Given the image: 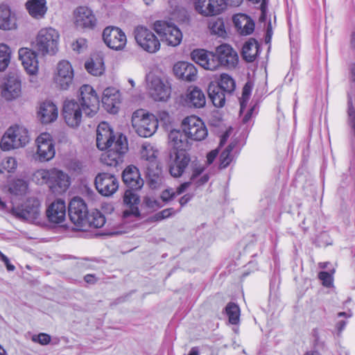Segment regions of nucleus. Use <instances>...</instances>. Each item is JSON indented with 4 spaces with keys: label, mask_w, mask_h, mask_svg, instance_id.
I'll use <instances>...</instances> for the list:
<instances>
[{
    "label": "nucleus",
    "mask_w": 355,
    "mask_h": 355,
    "mask_svg": "<svg viewBox=\"0 0 355 355\" xmlns=\"http://www.w3.org/2000/svg\"><path fill=\"white\" fill-rule=\"evenodd\" d=\"M60 33L53 28H42L32 40L31 44L42 56H53L59 51Z\"/></svg>",
    "instance_id": "nucleus-1"
},
{
    "label": "nucleus",
    "mask_w": 355,
    "mask_h": 355,
    "mask_svg": "<svg viewBox=\"0 0 355 355\" xmlns=\"http://www.w3.org/2000/svg\"><path fill=\"white\" fill-rule=\"evenodd\" d=\"M31 140L26 128L20 125L10 126L3 133L0 141V148L7 152L25 147Z\"/></svg>",
    "instance_id": "nucleus-2"
},
{
    "label": "nucleus",
    "mask_w": 355,
    "mask_h": 355,
    "mask_svg": "<svg viewBox=\"0 0 355 355\" xmlns=\"http://www.w3.org/2000/svg\"><path fill=\"white\" fill-rule=\"evenodd\" d=\"M131 123L135 132L141 137H151L157 129L156 116L144 109L137 110L132 113Z\"/></svg>",
    "instance_id": "nucleus-3"
},
{
    "label": "nucleus",
    "mask_w": 355,
    "mask_h": 355,
    "mask_svg": "<svg viewBox=\"0 0 355 355\" xmlns=\"http://www.w3.org/2000/svg\"><path fill=\"white\" fill-rule=\"evenodd\" d=\"M133 35L137 44L143 51L153 54L160 49L161 44L157 37L144 25L137 26Z\"/></svg>",
    "instance_id": "nucleus-4"
},
{
    "label": "nucleus",
    "mask_w": 355,
    "mask_h": 355,
    "mask_svg": "<svg viewBox=\"0 0 355 355\" xmlns=\"http://www.w3.org/2000/svg\"><path fill=\"white\" fill-rule=\"evenodd\" d=\"M36 150L35 159L40 162H49L55 155V143L51 134L44 132L40 134L35 141Z\"/></svg>",
    "instance_id": "nucleus-5"
},
{
    "label": "nucleus",
    "mask_w": 355,
    "mask_h": 355,
    "mask_svg": "<svg viewBox=\"0 0 355 355\" xmlns=\"http://www.w3.org/2000/svg\"><path fill=\"white\" fill-rule=\"evenodd\" d=\"M84 114L93 117L99 110L100 101L96 90L89 85H83L79 89V102Z\"/></svg>",
    "instance_id": "nucleus-6"
},
{
    "label": "nucleus",
    "mask_w": 355,
    "mask_h": 355,
    "mask_svg": "<svg viewBox=\"0 0 355 355\" xmlns=\"http://www.w3.org/2000/svg\"><path fill=\"white\" fill-rule=\"evenodd\" d=\"M96 145L99 150L103 152L101 155V162L110 166L111 125L107 122L103 121L98 124L96 129Z\"/></svg>",
    "instance_id": "nucleus-7"
},
{
    "label": "nucleus",
    "mask_w": 355,
    "mask_h": 355,
    "mask_svg": "<svg viewBox=\"0 0 355 355\" xmlns=\"http://www.w3.org/2000/svg\"><path fill=\"white\" fill-rule=\"evenodd\" d=\"M11 214L19 218L38 223L42 216L41 202L37 198H28L21 207L12 208Z\"/></svg>",
    "instance_id": "nucleus-8"
},
{
    "label": "nucleus",
    "mask_w": 355,
    "mask_h": 355,
    "mask_svg": "<svg viewBox=\"0 0 355 355\" xmlns=\"http://www.w3.org/2000/svg\"><path fill=\"white\" fill-rule=\"evenodd\" d=\"M182 129L185 136L195 141H202L208 135L205 123L199 117L194 115L187 116L183 119Z\"/></svg>",
    "instance_id": "nucleus-9"
},
{
    "label": "nucleus",
    "mask_w": 355,
    "mask_h": 355,
    "mask_svg": "<svg viewBox=\"0 0 355 355\" xmlns=\"http://www.w3.org/2000/svg\"><path fill=\"white\" fill-rule=\"evenodd\" d=\"M74 77L73 68L68 60L59 61L54 69L53 82L61 89L67 90L73 83Z\"/></svg>",
    "instance_id": "nucleus-10"
},
{
    "label": "nucleus",
    "mask_w": 355,
    "mask_h": 355,
    "mask_svg": "<svg viewBox=\"0 0 355 355\" xmlns=\"http://www.w3.org/2000/svg\"><path fill=\"white\" fill-rule=\"evenodd\" d=\"M148 89L149 95L156 101H166L171 96L170 83L159 76H148Z\"/></svg>",
    "instance_id": "nucleus-11"
},
{
    "label": "nucleus",
    "mask_w": 355,
    "mask_h": 355,
    "mask_svg": "<svg viewBox=\"0 0 355 355\" xmlns=\"http://www.w3.org/2000/svg\"><path fill=\"white\" fill-rule=\"evenodd\" d=\"M83 110L78 101L75 100L65 101L62 107V116L64 123L71 128H78L83 118Z\"/></svg>",
    "instance_id": "nucleus-12"
},
{
    "label": "nucleus",
    "mask_w": 355,
    "mask_h": 355,
    "mask_svg": "<svg viewBox=\"0 0 355 355\" xmlns=\"http://www.w3.org/2000/svg\"><path fill=\"white\" fill-rule=\"evenodd\" d=\"M154 30L162 40L172 46H178L182 40V33L174 24H154Z\"/></svg>",
    "instance_id": "nucleus-13"
},
{
    "label": "nucleus",
    "mask_w": 355,
    "mask_h": 355,
    "mask_svg": "<svg viewBox=\"0 0 355 355\" xmlns=\"http://www.w3.org/2000/svg\"><path fill=\"white\" fill-rule=\"evenodd\" d=\"M38 53L34 49L21 47L18 50L19 60L29 76H35L39 71Z\"/></svg>",
    "instance_id": "nucleus-14"
},
{
    "label": "nucleus",
    "mask_w": 355,
    "mask_h": 355,
    "mask_svg": "<svg viewBox=\"0 0 355 355\" xmlns=\"http://www.w3.org/2000/svg\"><path fill=\"white\" fill-rule=\"evenodd\" d=\"M87 214V208L83 200L79 197L73 198L69 203V215L70 220L78 229L85 224Z\"/></svg>",
    "instance_id": "nucleus-15"
},
{
    "label": "nucleus",
    "mask_w": 355,
    "mask_h": 355,
    "mask_svg": "<svg viewBox=\"0 0 355 355\" xmlns=\"http://www.w3.org/2000/svg\"><path fill=\"white\" fill-rule=\"evenodd\" d=\"M192 60L207 70L216 71L220 67L216 53L205 49H196L191 52Z\"/></svg>",
    "instance_id": "nucleus-16"
},
{
    "label": "nucleus",
    "mask_w": 355,
    "mask_h": 355,
    "mask_svg": "<svg viewBox=\"0 0 355 355\" xmlns=\"http://www.w3.org/2000/svg\"><path fill=\"white\" fill-rule=\"evenodd\" d=\"M216 53L220 61V67L234 69L239 64L237 52L227 44H223L216 49Z\"/></svg>",
    "instance_id": "nucleus-17"
},
{
    "label": "nucleus",
    "mask_w": 355,
    "mask_h": 355,
    "mask_svg": "<svg viewBox=\"0 0 355 355\" xmlns=\"http://www.w3.org/2000/svg\"><path fill=\"white\" fill-rule=\"evenodd\" d=\"M1 96L7 101L18 98L21 94V84L18 76L8 75L1 87Z\"/></svg>",
    "instance_id": "nucleus-18"
},
{
    "label": "nucleus",
    "mask_w": 355,
    "mask_h": 355,
    "mask_svg": "<svg viewBox=\"0 0 355 355\" xmlns=\"http://www.w3.org/2000/svg\"><path fill=\"white\" fill-rule=\"evenodd\" d=\"M71 184V178L69 175L57 168H53L49 189L53 193H64Z\"/></svg>",
    "instance_id": "nucleus-19"
},
{
    "label": "nucleus",
    "mask_w": 355,
    "mask_h": 355,
    "mask_svg": "<svg viewBox=\"0 0 355 355\" xmlns=\"http://www.w3.org/2000/svg\"><path fill=\"white\" fill-rule=\"evenodd\" d=\"M195 8L206 17L218 15L224 10L223 0H196Z\"/></svg>",
    "instance_id": "nucleus-20"
},
{
    "label": "nucleus",
    "mask_w": 355,
    "mask_h": 355,
    "mask_svg": "<svg viewBox=\"0 0 355 355\" xmlns=\"http://www.w3.org/2000/svg\"><path fill=\"white\" fill-rule=\"evenodd\" d=\"M141 154L142 159L146 162L145 166L148 175L153 176L158 175L160 170L157 160V150L150 144H146L142 146Z\"/></svg>",
    "instance_id": "nucleus-21"
},
{
    "label": "nucleus",
    "mask_w": 355,
    "mask_h": 355,
    "mask_svg": "<svg viewBox=\"0 0 355 355\" xmlns=\"http://www.w3.org/2000/svg\"><path fill=\"white\" fill-rule=\"evenodd\" d=\"M37 114V118L42 123L49 124L57 120L58 109L53 102L44 101L40 104Z\"/></svg>",
    "instance_id": "nucleus-22"
},
{
    "label": "nucleus",
    "mask_w": 355,
    "mask_h": 355,
    "mask_svg": "<svg viewBox=\"0 0 355 355\" xmlns=\"http://www.w3.org/2000/svg\"><path fill=\"white\" fill-rule=\"evenodd\" d=\"M46 216L48 220L53 223H62L66 218V204L62 199H56L47 207Z\"/></svg>",
    "instance_id": "nucleus-23"
},
{
    "label": "nucleus",
    "mask_w": 355,
    "mask_h": 355,
    "mask_svg": "<svg viewBox=\"0 0 355 355\" xmlns=\"http://www.w3.org/2000/svg\"><path fill=\"white\" fill-rule=\"evenodd\" d=\"M128 150V139L121 133H116L112 135V161L116 164L123 162L124 155Z\"/></svg>",
    "instance_id": "nucleus-24"
},
{
    "label": "nucleus",
    "mask_w": 355,
    "mask_h": 355,
    "mask_svg": "<svg viewBox=\"0 0 355 355\" xmlns=\"http://www.w3.org/2000/svg\"><path fill=\"white\" fill-rule=\"evenodd\" d=\"M189 162L190 157L185 150H177L170 164V173L175 178L181 176Z\"/></svg>",
    "instance_id": "nucleus-25"
},
{
    "label": "nucleus",
    "mask_w": 355,
    "mask_h": 355,
    "mask_svg": "<svg viewBox=\"0 0 355 355\" xmlns=\"http://www.w3.org/2000/svg\"><path fill=\"white\" fill-rule=\"evenodd\" d=\"M175 76L182 80L194 81L197 76V69L195 66L187 62H178L173 68Z\"/></svg>",
    "instance_id": "nucleus-26"
},
{
    "label": "nucleus",
    "mask_w": 355,
    "mask_h": 355,
    "mask_svg": "<svg viewBox=\"0 0 355 355\" xmlns=\"http://www.w3.org/2000/svg\"><path fill=\"white\" fill-rule=\"evenodd\" d=\"M122 178L124 183L131 189H139L144 185V180L140 176L139 169L133 165L125 168Z\"/></svg>",
    "instance_id": "nucleus-27"
},
{
    "label": "nucleus",
    "mask_w": 355,
    "mask_h": 355,
    "mask_svg": "<svg viewBox=\"0 0 355 355\" xmlns=\"http://www.w3.org/2000/svg\"><path fill=\"white\" fill-rule=\"evenodd\" d=\"M186 102L190 107L201 108L206 104V98L200 89L197 87H191L187 92Z\"/></svg>",
    "instance_id": "nucleus-28"
},
{
    "label": "nucleus",
    "mask_w": 355,
    "mask_h": 355,
    "mask_svg": "<svg viewBox=\"0 0 355 355\" xmlns=\"http://www.w3.org/2000/svg\"><path fill=\"white\" fill-rule=\"evenodd\" d=\"M259 52L258 42L254 38H250L246 41L241 49L242 57L248 62H253L258 56Z\"/></svg>",
    "instance_id": "nucleus-29"
},
{
    "label": "nucleus",
    "mask_w": 355,
    "mask_h": 355,
    "mask_svg": "<svg viewBox=\"0 0 355 355\" xmlns=\"http://www.w3.org/2000/svg\"><path fill=\"white\" fill-rule=\"evenodd\" d=\"M26 8L30 15L37 19L43 17L47 10L46 0H29Z\"/></svg>",
    "instance_id": "nucleus-30"
},
{
    "label": "nucleus",
    "mask_w": 355,
    "mask_h": 355,
    "mask_svg": "<svg viewBox=\"0 0 355 355\" xmlns=\"http://www.w3.org/2000/svg\"><path fill=\"white\" fill-rule=\"evenodd\" d=\"M95 187L98 192L103 196L111 195V174L99 173L95 178Z\"/></svg>",
    "instance_id": "nucleus-31"
},
{
    "label": "nucleus",
    "mask_w": 355,
    "mask_h": 355,
    "mask_svg": "<svg viewBox=\"0 0 355 355\" xmlns=\"http://www.w3.org/2000/svg\"><path fill=\"white\" fill-rule=\"evenodd\" d=\"M123 202L125 205L130 207V210H125L123 211V216L125 217L130 215L137 216L139 214V210L137 205L139 202V198L132 190H127L125 192Z\"/></svg>",
    "instance_id": "nucleus-32"
},
{
    "label": "nucleus",
    "mask_w": 355,
    "mask_h": 355,
    "mask_svg": "<svg viewBox=\"0 0 355 355\" xmlns=\"http://www.w3.org/2000/svg\"><path fill=\"white\" fill-rule=\"evenodd\" d=\"M208 95L215 107H222L224 106L225 103V92L217 84L211 83L209 85Z\"/></svg>",
    "instance_id": "nucleus-33"
},
{
    "label": "nucleus",
    "mask_w": 355,
    "mask_h": 355,
    "mask_svg": "<svg viewBox=\"0 0 355 355\" xmlns=\"http://www.w3.org/2000/svg\"><path fill=\"white\" fill-rule=\"evenodd\" d=\"M74 22H95L96 19L92 10L87 6H78L73 12Z\"/></svg>",
    "instance_id": "nucleus-34"
},
{
    "label": "nucleus",
    "mask_w": 355,
    "mask_h": 355,
    "mask_svg": "<svg viewBox=\"0 0 355 355\" xmlns=\"http://www.w3.org/2000/svg\"><path fill=\"white\" fill-rule=\"evenodd\" d=\"M52 172L53 168L49 169L38 168L32 173L31 180L37 185L42 186L46 184L49 187Z\"/></svg>",
    "instance_id": "nucleus-35"
},
{
    "label": "nucleus",
    "mask_w": 355,
    "mask_h": 355,
    "mask_svg": "<svg viewBox=\"0 0 355 355\" xmlns=\"http://www.w3.org/2000/svg\"><path fill=\"white\" fill-rule=\"evenodd\" d=\"M85 219V224L80 225L79 230H85L89 227L99 228L105 223V217L98 211H93L88 214Z\"/></svg>",
    "instance_id": "nucleus-36"
},
{
    "label": "nucleus",
    "mask_w": 355,
    "mask_h": 355,
    "mask_svg": "<svg viewBox=\"0 0 355 355\" xmlns=\"http://www.w3.org/2000/svg\"><path fill=\"white\" fill-rule=\"evenodd\" d=\"M171 145L177 150H185L188 146V141L180 130H171L168 135Z\"/></svg>",
    "instance_id": "nucleus-37"
},
{
    "label": "nucleus",
    "mask_w": 355,
    "mask_h": 355,
    "mask_svg": "<svg viewBox=\"0 0 355 355\" xmlns=\"http://www.w3.org/2000/svg\"><path fill=\"white\" fill-rule=\"evenodd\" d=\"M169 10V20L177 22H187L189 19L188 11L182 6L173 5L171 2Z\"/></svg>",
    "instance_id": "nucleus-38"
},
{
    "label": "nucleus",
    "mask_w": 355,
    "mask_h": 355,
    "mask_svg": "<svg viewBox=\"0 0 355 355\" xmlns=\"http://www.w3.org/2000/svg\"><path fill=\"white\" fill-rule=\"evenodd\" d=\"M8 191L15 196H24L28 191V182L21 178L15 179L9 184Z\"/></svg>",
    "instance_id": "nucleus-39"
},
{
    "label": "nucleus",
    "mask_w": 355,
    "mask_h": 355,
    "mask_svg": "<svg viewBox=\"0 0 355 355\" xmlns=\"http://www.w3.org/2000/svg\"><path fill=\"white\" fill-rule=\"evenodd\" d=\"M112 50L123 51L126 46L127 37L125 33L118 27L112 26Z\"/></svg>",
    "instance_id": "nucleus-40"
},
{
    "label": "nucleus",
    "mask_w": 355,
    "mask_h": 355,
    "mask_svg": "<svg viewBox=\"0 0 355 355\" xmlns=\"http://www.w3.org/2000/svg\"><path fill=\"white\" fill-rule=\"evenodd\" d=\"M85 69L93 76H100L104 71V64L101 58H96L95 60L92 58L86 62Z\"/></svg>",
    "instance_id": "nucleus-41"
},
{
    "label": "nucleus",
    "mask_w": 355,
    "mask_h": 355,
    "mask_svg": "<svg viewBox=\"0 0 355 355\" xmlns=\"http://www.w3.org/2000/svg\"><path fill=\"white\" fill-rule=\"evenodd\" d=\"M12 51L6 44H0V71H4L10 63Z\"/></svg>",
    "instance_id": "nucleus-42"
},
{
    "label": "nucleus",
    "mask_w": 355,
    "mask_h": 355,
    "mask_svg": "<svg viewBox=\"0 0 355 355\" xmlns=\"http://www.w3.org/2000/svg\"><path fill=\"white\" fill-rule=\"evenodd\" d=\"M17 168V161L15 157L7 156L0 162V174L13 173Z\"/></svg>",
    "instance_id": "nucleus-43"
},
{
    "label": "nucleus",
    "mask_w": 355,
    "mask_h": 355,
    "mask_svg": "<svg viewBox=\"0 0 355 355\" xmlns=\"http://www.w3.org/2000/svg\"><path fill=\"white\" fill-rule=\"evenodd\" d=\"M225 313L228 316L229 322L232 324H237L240 320V309L234 303L230 302L225 307Z\"/></svg>",
    "instance_id": "nucleus-44"
},
{
    "label": "nucleus",
    "mask_w": 355,
    "mask_h": 355,
    "mask_svg": "<svg viewBox=\"0 0 355 355\" xmlns=\"http://www.w3.org/2000/svg\"><path fill=\"white\" fill-rule=\"evenodd\" d=\"M190 182H184L179 187L177 188L176 191H173L172 189H166L162 192L161 198L163 201L167 202L173 199L175 196L180 195L184 192L189 187Z\"/></svg>",
    "instance_id": "nucleus-45"
},
{
    "label": "nucleus",
    "mask_w": 355,
    "mask_h": 355,
    "mask_svg": "<svg viewBox=\"0 0 355 355\" xmlns=\"http://www.w3.org/2000/svg\"><path fill=\"white\" fill-rule=\"evenodd\" d=\"M221 89L226 93H231L235 89V82L234 79L226 73L220 76V81L218 85Z\"/></svg>",
    "instance_id": "nucleus-46"
},
{
    "label": "nucleus",
    "mask_w": 355,
    "mask_h": 355,
    "mask_svg": "<svg viewBox=\"0 0 355 355\" xmlns=\"http://www.w3.org/2000/svg\"><path fill=\"white\" fill-rule=\"evenodd\" d=\"M13 19H15V14L10 6L6 3L0 4V22H10Z\"/></svg>",
    "instance_id": "nucleus-47"
},
{
    "label": "nucleus",
    "mask_w": 355,
    "mask_h": 355,
    "mask_svg": "<svg viewBox=\"0 0 355 355\" xmlns=\"http://www.w3.org/2000/svg\"><path fill=\"white\" fill-rule=\"evenodd\" d=\"M234 146L233 144H230L226 149L222 152L220 157V165L222 168L227 167L230 162L232 161V155H231V152L234 148Z\"/></svg>",
    "instance_id": "nucleus-48"
},
{
    "label": "nucleus",
    "mask_w": 355,
    "mask_h": 355,
    "mask_svg": "<svg viewBox=\"0 0 355 355\" xmlns=\"http://www.w3.org/2000/svg\"><path fill=\"white\" fill-rule=\"evenodd\" d=\"M236 33L241 36H247L254 31V24H234Z\"/></svg>",
    "instance_id": "nucleus-49"
},
{
    "label": "nucleus",
    "mask_w": 355,
    "mask_h": 355,
    "mask_svg": "<svg viewBox=\"0 0 355 355\" xmlns=\"http://www.w3.org/2000/svg\"><path fill=\"white\" fill-rule=\"evenodd\" d=\"M251 94V87L248 83H246L243 88L242 96L240 98L241 110L240 113L242 114L248 104Z\"/></svg>",
    "instance_id": "nucleus-50"
},
{
    "label": "nucleus",
    "mask_w": 355,
    "mask_h": 355,
    "mask_svg": "<svg viewBox=\"0 0 355 355\" xmlns=\"http://www.w3.org/2000/svg\"><path fill=\"white\" fill-rule=\"evenodd\" d=\"M121 102L122 98L119 90L112 87V114L118 113Z\"/></svg>",
    "instance_id": "nucleus-51"
},
{
    "label": "nucleus",
    "mask_w": 355,
    "mask_h": 355,
    "mask_svg": "<svg viewBox=\"0 0 355 355\" xmlns=\"http://www.w3.org/2000/svg\"><path fill=\"white\" fill-rule=\"evenodd\" d=\"M156 119H157V123L159 122L166 129L171 127L173 121L172 117L166 111H159Z\"/></svg>",
    "instance_id": "nucleus-52"
},
{
    "label": "nucleus",
    "mask_w": 355,
    "mask_h": 355,
    "mask_svg": "<svg viewBox=\"0 0 355 355\" xmlns=\"http://www.w3.org/2000/svg\"><path fill=\"white\" fill-rule=\"evenodd\" d=\"M71 47L73 51L80 53L87 49V42L84 38H78L71 43Z\"/></svg>",
    "instance_id": "nucleus-53"
},
{
    "label": "nucleus",
    "mask_w": 355,
    "mask_h": 355,
    "mask_svg": "<svg viewBox=\"0 0 355 355\" xmlns=\"http://www.w3.org/2000/svg\"><path fill=\"white\" fill-rule=\"evenodd\" d=\"M253 3H260L261 8V15L259 18V22H268L267 21V0H248Z\"/></svg>",
    "instance_id": "nucleus-54"
},
{
    "label": "nucleus",
    "mask_w": 355,
    "mask_h": 355,
    "mask_svg": "<svg viewBox=\"0 0 355 355\" xmlns=\"http://www.w3.org/2000/svg\"><path fill=\"white\" fill-rule=\"evenodd\" d=\"M211 33L218 37H225L227 36V32L224 26V24H212L210 27Z\"/></svg>",
    "instance_id": "nucleus-55"
},
{
    "label": "nucleus",
    "mask_w": 355,
    "mask_h": 355,
    "mask_svg": "<svg viewBox=\"0 0 355 355\" xmlns=\"http://www.w3.org/2000/svg\"><path fill=\"white\" fill-rule=\"evenodd\" d=\"M111 89L107 87L104 89L102 96V103L108 112L111 111Z\"/></svg>",
    "instance_id": "nucleus-56"
},
{
    "label": "nucleus",
    "mask_w": 355,
    "mask_h": 355,
    "mask_svg": "<svg viewBox=\"0 0 355 355\" xmlns=\"http://www.w3.org/2000/svg\"><path fill=\"white\" fill-rule=\"evenodd\" d=\"M32 340L35 343H38L42 345L49 343L51 341V336L49 334L41 333L38 335H35L32 337Z\"/></svg>",
    "instance_id": "nucleus-57"
},
{
    "label": "nucleus",
    "mask_w": 355,
    "mask_h": 355,
    "mask_svg": "<svg viewBox=\"0 0 355 355\" xmlns=\"http://www.w3.org/2000/svg\"><path fill=\"white\" fill-rule=\"evenodd\" d=\"M232 22H253V21L246 14L239 12L233 15Z\"/></svg>",
    "instance_id": "nucleus-58"
},
{
    "label": "nucleus",
    "mask_w": 355,
    "mask_h": 355,
    "mask_svg": "<svg viewBox=\"0 0 355 355\" xmlns=\"http://www.w3.org/2000/svg\"><path fill=\"white\" fill-rule=\"evenodd\" d=\"M319 278L326 286H329L332 283V277L327 272H320L319 273Z\"/></svg>",
    "instance_id": "nucleus-59"
},
{
    "label": "nucleus",
    "mask_w": 355,
    "mask_h": 355,
    "mask_svg": "<svg viewBox=\"0 0 355 355\" xmlns=\"http://www.w3.org/2000/svg\"><path fill=\"white\" fill-rule=\"evenodd\" d=\"M205 170L204 166L200 164H195L192 168V175L191 179L194 180L197 176L200 175Z\"/></svg>",
    "instance_id": "nucleus-60"
},
{
    "label": "nucleus",
    "mask_w": 355,
    "mask_h": 355,
    "mask_svg": "<svg viewBox=\"0 0 355 355\" xmlns=\"http://www.w3.org/2000/svg\"><path fill=\"white\" fill-rule=\"evenodd\" d=\"M174 214L173 209H166L156 214V218L157 220H162Z\"/></svg>",
    "instance_id": "nucleus-61"
},
{
    "label": "nucleus",
    "mask_w": 355,
    "mask_h": 355,
    "mask_svg": "<svg viewBox=\"0 0 355 355\" xmlns=\"http://www.w3.org/2000/svg\"><path fill=\"white\" fill-rule=\"evenodd\" d=\"M111 28L110 27H106L103 33V39L105 42V44L109 47L111 48Z\"/></svg>",
    "instance_id": "nucleus-62"
},
{
    "label": "nucleus",
    "mask_w": 355,
    "mask_h": 355,
    "mask_svg": "<svg viewBox=\"0 0 355 355\" xmlns=\"http://www.w3.org/2000/svg\"><path fill=\"white\" fill-rule=\"evenodd\" d=\"M243 0H223V8H226L227 6H238L242 3Z\"/></svg>",
    "instance_id": "nucleus-63"
},
{
    "label": "nucleus",
    "mask_w": 355,
    "mask_h": 355,
    "mask_svg": "<svg viewBox=\"0 0 355 355\" xmlns=\"http://www.w3.org/2000/svg\"><path fill=\"white\" fill-rule=\"evenodd\" d=\"M98 279V277L92 274H88L84 277L85 282L88 284H94L97 282Z\"/></svg>",
    "instance_id": "nucleus-64"
}]
</instances>
